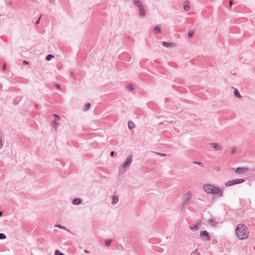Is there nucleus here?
<instances>
[{
	"mask_svg": "<svg viewBox=\"0 0 255 255\" xmlns=\"http://www.w3.org/2000/svg\"><path fill=\"white\" fill-rule=\"evenodd\" d=\"M204 191L207 194H211L212 195H219L220 196H223V191L219 187L214 186L211 184H204L203 186Z\"/></svg>",
	"mask_w": 255,
	"mask_h": 255,
	"instance_id": "obj_1",
	"label": "nucleus"
},
{
	"mask_svg": "<svg viewBox=\"0 0 255 255\" xmlns=\"http://www.w3.org/2000/svg\"><path fill=\"white\" fill-rule=\"evenodd\" d=\"M236 234L238 238L241 240L246 239L248 238L249 232L246 225L243 224H240L236 228Z\"/></svg>",
	"mask_w": 255,
	"mask_h": 255,
	"instance_id": "obj_2",
	"label": "nucleus"
},
{
	"mask_svg": "<svg viewBox=\"0 0 255 255\" xmlns=\"http://www.w3.org/2000/svg\"><path fill=\"white\" fill-rule=\"evenodd\" d=\"M132 160V156L131 155H128L124 162L119 168V173L120 174H122L126 172V168H129L130 166Z\"/></svg>",
	"mask_w": 255,
	"mask_h": 255,
	"instance_id": "obj_3",
	"label": "nucleus"
},
{
	"mask_svg": "<svg viewBox=\"0 0 255 255\" xmlns=\"http://www.w3.org/2000/svg\"><path fill=\"white\" fill-rule=\"evenodd\" d=\"M245 180L244 179H237L228 181L225 183L226 186H230L235 184H238L244 182Z\"/></svg>",
	"mask_w": 255,
	"mask_h": 255,
	"instance_id": "obj_4",
	"label": "nucleus"
},
{
	"mask_svg": "<svg viewBox=\"0 0 255 255\" xmlns=\"http://www.w3.org/2000/svg\"><path fill=\"white\" fill-rule=\"evenodd\" d=\"M200 236L203 241H208L210 240L209 233L207 231H202L200 233Z\"/></svg>",
	"mask_w": 255,
	"mask_h": 255,
	"instance_id": "obj_5",
	"label": "nucleus"
},
{
	"mask_svg": "<svg viewBox=\"0 0 255 255\" xmlns=\"http://www.w3.org/2000/svg\"><path fill=\"white\" fill-rule=\"evenodd\" d=\"M233 170H234L236 173H239V174H242L243 173L249 171V169L248 168H245V167H239L237 169L236 168H232Z\"/></svg>",
	"mask_w": 255,
	"mask_h": 255,
	"instance_id": "obj_6",
	"label": "nucleus"
},
{
	"mask_svg": "<svg viewBox=\"0 0 255 255\" xmlns=\"http://www.w3.org/2000/svg\"><path fill=\"white\" fill-rule=\"evenodd\" d=\"M161 45L163 46H164V47H174V46H175V44L174 43L166 42L165 41L162 42H161Z\"/></svg>",
	"mask_w": 255,
	"mask_h": 255,
	"instance_id": "obj_7",
	"label": "nucleus"
},
{
	"mask_svg": "<svg viewBox=\"0 0 255 255\" xmlns=\"http://www.w3.org/2000/svg\"><path fill=\"white\" fill-rule=\"evenodd\" d=\"M139 8V15L141 17H144L146 15L145 10L143 6L140 7Z\"/></svg>",
	"mask_w": 255,
	"mask_h": 255,
	"instance_id": "obj_8",
	"label": "nucleus"
},
{
	"mask_svg": "<svg viewBox=\"0 0 255 255\" xmlns=\"http://www.w3.org/2000/svg\"><path fill=\"white\" fill-rule=\"evenodd\" d=\"M81 200L80 198H76L72 200V203L74 205H79L81 203Z\"/></svg>",
	"mask_w": 255,
	"mask_h": 255,
	"instance_id": "obj_9",
	"label": "nucleus"
},
{
	"mask_svg": "<svg viewBox=\"0 0 255 255\" xmlns=\"http://www.w3.org/2000/svg\"><path fill=\"white\" fill-rule=\"evenodd\" d=\"M191 193L190 192H187L186 194H185L184 196V200H186L185 203H187L191 198Z\"/></svg>",
	"mask_w": 255,
	"mask_h": 255,
	"instance_id": "obj_10",
	"label": "nucleus"
},
{
	"mask_svg": "<svg viewBox=\"0 0 255 255\" xmlns=\"http://www.w3.org/2000/svg\"><path fill=\"white\" fill-rule=\"evenodd\" d=\"M183 8L185 10V11H188L189 10L190 6L189 1L188 0H186L184 2Z\"/></svg>",
	"mask_w": 255,
	"mask_h": 255,
	"instance_id": "obj_11",
	"label": "nucleus"
},
{
	"mask_svg": "<svg viewBox=\"0 0 255 255\" xmlns=\"http://www.w3.org/2000/svg\"><path fill=\"white\" fill-rule=\"evenodd\" d=\"M119 201V197L117 196L114 195L112 196V204L114 205Z\"/></svg>",
	"mask_w": 255,
	"mask_h": 255,
	"instance_id": "obj_12",
	"label": "nucleus"
},
{
	"mask_svg": "<svg viewBox=\"0 0 255 255\" xmlns=\"http://www.w3.org/2000/svg\"><path fill=\"white\" fill-rule=\"evenodd\" d=\"M210 144L212 147H213V148L217 150L221 149V147L217 143H210Z\"/></svg>",
	"mask_w": 255,
	"mask_h": 255,
	"instance_id": "obj_13",
	"label": "nucleus"
},
{
	"mask_svg": "<svg viewBox=\"0 0 255 255\" xmlns=\"http://www.w3.org/2000/svg\"><path fill=\"white\" fill-rule=\"evenodd\" d=\"M133 2L138 8L143 6L142 3L139 0H133Z\"/></svg>",
	"mask_w": 255,
	"mask_h": 255,
	"instance_id": "obj_14",
	"label": "nucleus"
},
{
	"mask_svg": "<svg viewBox=\"0 0 255 255\" xmlns=\"http://www.w3.org/2000/svg\"><path fill=\"white\" fill-rule=\"evenodd\" d=\"M200 223H197L195 224L194 226L190 227L189 229L192 230H197L198 229V227L200 226Z\"/></svg>",
	"mask_w": 255,
	"mask_h": 255,
	"instance_id": "obj_15",
	"label": "nucleus"
},
{
	"mask_svg": "<svg viewBox=\"0 0 255 255\" xmlns=\"http://www.w3.org/2000/svg\"><path fill=\"white\" fill-rule=\"evenodd\" d=\"M153 31L155 33H160L161 31V27L159 25L155 26Z\"/></svg>",
	"mask_w": 255,
	"mask_h": 255,
	"instance_id": "obj_16",
	"label": "nucleus"
},
{
	"mask_svg": "<svg viewBox=\"0 0 255 255\" xmlns=\"http://www.w3.org/2000/svg\"><path fill=\"white\" fill-rule=\"evenodd\" d=\"M128 127L130 129H133L135 128V125L132 122H128Z\"/></svg>",
	"mask_w": 255,
	"mask_h": 255,
	"instance_id": "obj_17",
	"label": "nucleus"
},
{
	"mask_svg": "<svg viewBox=\"0 0 255 255\" xmlns=\"http://www.w3.org/2000/svg\"><path fill=\"white\" fill-rule=\"evenodd\" d=\"M234 94L236 97H237L239 98H240L241 97V96L237 89H235L234 90Z\"/></svg>",
	"mask_w": 255,
	"mask_h": 255,
	"instance_id": "obj_18",
	"label": "nucleus"
},
{
	"mask_svg": "<svg viewBox=\"0 0 255 255\" xmlns=\"http://www.w3.org/2000/svg\"><path fill=\"white\" fill-rule=\"evenodd\" d=\"M52 125H53V128L55 129H56L58 128V126L59 125V123L57 122V121H56V120H53L52 123Z\"/></svg>",
	"mask_w": 255,
	"mask_h": 255,
	"instance_id": "obj_19",
	"label": "nucleus"
},
{
	"mask_svg": "<svg viewBox=\"0 0 255 255\" xmlns=\"http://www.w3.org/2000/svg\"><path fill=\"white\" fill-rule=\"evenodd\" d=\"M91 105L90 103H87L85 104L84 107V111H88L89 108H90Z\"/></svg>",
	"mask_w": 255,
	"mask_h": 255,
	"instance_id": "obj_20",
	"label": "nucleus"
},
{
	"mask_svg": "<svg viewBox=\"0 0 255 255\" xmlns=\"http://www.w3.org/2000/svg\"><path fill=\"white\" fill-rule=\"evenodd\" d=\"M3 141H2V135L1 133H0V148H2L3 147Z\"/></svg>",
	"mask_w": 255,
	"mask_h": 255,
	"instance_id": "obj_21",
	"label": "nucleus"
},
{
	"mask_svg": "<svg viewBox=\"0 0 255 255\" xmlns=\"http://www.w3.org/2000/svg\"><path fill=\"white\" fill-rule=\"evenodd\" d=\"M126 88L129 91H132V90H133V86L132 85H131V84H129L128 85H127L126 86Z\"/></svg>",
	"mask_w": 255,
	"mask_h": 255,
	"instance_id": "obj_22",
	"label": "nucleus"
},
{
	"mask_svg": "<svg viewBox=\"0 0 255 255\" xmlns=\"http://www.w3.org/2000/svg\"><path fill=\"white\" fill-rule=\"evenodd\" d=\"M193 164H197L198 165H200L201 166V167H204V164L201 162H199V161H193Z\"/></svg>",
	"mask_w": 255,
	"mask_h": 255,
	"instance_id": "obj_23",
	"label": "nucleus"
},
{
	"mask_svg": "<svg viewBox=\"0 0 255 255\" xmlns=\"http://www.w3.org/2000/svg\"><path fill=\"white\" fill-rule=\"evenodd\" d=\"M53 57H54V56L52 55L48 54V55H47V56L46 57V59L47 61H49V60H50Z\"/></svg>",
	"mask_w": 255,
	"mask_h": 255,
	"instance_id": "obj_24",
	"label": "nucleus"
},
{
	"mask_svg": "<svg viewBox=\"0 0 255 255\" xmlns=\"http://www.w3.org/2000/svg\"><path fill=\"white\" fill-rule=\"evenodd\" d=\"M191 255H200V254L196 250L192 252Z\"/></svg>",
	"mask_w": 255,
	"mask_h": 255,
	"instance_id": "obj_25",
	"label": "nucleus"
},
{
	"mask_svg": "<svg viewBox=\"0 0 255 255\" xmlns=\"http://www.w3.org/2000/svg\"><path fill=\"white\" fill-rule=\"evenodd\" d=\"M194 32L193 31H189L188 32V37H192L193 36V35H194Z\"/></svg>",
	"mask_w": 255,
	"mask_h": 255,
	"instance_id": "obj_26",
	"label": "nucleus"
},
{
	"mask_svg": "<svg viewBox=\"0 0 255 255\" xmlns=\"http://www.w3.org/2000/svg\"><path fill=\"white\" fill-rule=\"evenodd\" d=\"M6 238V236L3 233H0V239L3 240Z\"/></svg>",
	"mask_w": 255,
	"mask_h": 255,
	"instance_id": "obj_27",
	"label": "nucleus"
},
{
	"mask_svg": "<svg viewBox=\"0 0 255 255\" xmlns=\"http://www.w3.org/2000/svg\"><path fill=\"white\" fill-rule=\"evenodd\" d=\"M55 227H58V228H59L60 229L66 230V228H65V227L64 226L60 225H55Z\"/></svg>",
	"mask_w": 255,
	"mask_h": 255,
	"instance_id": "obj_28",
	"label": "nucleus"
},
{
	"mask_svg": "<svg viewBox=\"0 0 255 255\" xmlns=\"http://www.w3.org/2000/svg\"><path fill=\"white\" fill-rule=\"evenodd\" d=\"M55 255H64V254L60 253L59 250H56L55 252Z\"/></svg>",
	"mask_w": 255,
	"mask_h": 255,
	"instance_id": "obj_29",
	"label": "nucleus"
},
{
	"mask_svg": "<svg viewBox=\"0 0 255 255\" xmlns=\"http://www.w3.org/2000/svg\"><path fill=\"white\" fill-rule=\"evenodd\" d=\"M111 243V241H110V240H107V241H106V242H105V245H106V246H107V247H109V246H110Z\"/></svg>",
	"mask_w": 255,
	"mask_h": 255,
	"instance_id": "obj_30",
	"label": "nucleus"
},
{
	"mask_svg": "<svg viewBox=\"0 0 255 255\" xmlns=\"http://www.w3.org/2000/svg\"><path fill=\"white\" fill-rule=\"evenodd\" d=\"M209 223L213 225L216 224V223L215 222V221L214 219H210Z\"/></svg>",
	"mask_w": 255,
	"mask_h": 255,
	"instance_id": "obj_31",
	"label": "nucleus"
},
{
	"mask_svg": "<svg viewBox=\"0 0 255 255\" xmlns=\"http://www.w3.org/2000/svg\"><path fill=\"white\" fill-rule=\"evenodd\" d=\"M156 154L162 157H164L166 155V154L164 153L156 152Z\"/></svg>",
	"mask_w": 255,
	"mask_h": 255,
	"instance_id": "obj_32",
	"label": "nucleus"
},
{
	"mask_svg": "<svg viewBox=\"0 0 255 255\" xmlns=\"http://www.w3.org/2000/svg\"><path fill=\"white\" fill-rule=\"evenodd\" d=\"M215 169L216 171L219 172L221 171V168L219 166H217L215 167Z\"/></svg>",
	"mask_w": 255,
	"mask_h": 255,
	"instance_id": "obj_33",
	"label": "nucleus"
},
{
	"mask_svg": "<svg viewBox=\"0 0 255 255\" xmlns=\"http://www.w3.org/2000/svg\"><path fill=\"white\" fill-rule=\"evenodd\" d=\"M237 151V149L236 148V147H233L232 149V150H231V153L232 154H234L235 153H236Z\"/></svg>",
	"mask_w": 255,
	"mask_h": 255,
	"instance_id": "obj_34",
	"label": "nucleus"
},
{
	"mask_svg": "<svg viewBox=\"0 0 255 255\" xmlns=\"http://www.w3.org/2000/svg\"><path fill=\"white\" fill-rule=\"evenodd\" d=\"M6 4L8 6H11L12 5V2L11 1H7Z\"/></svg>",
	"mask_w": 255,
	"mask_h": 255,
	"instance_id": "obj_35",
	"label": "nucleus"
},
{
	"mask_svg": "<svg viewBox=\"0 0 255 255\" xmlns=\"http://www.w3.org/2000/svg\"><path fill=\"white\" fill-rule=\"evenodd\" d=\"M40 20V17L36 21V22L35 23L36 25L39 23Z\"/></svg>",
	"mask_w": 255,
	"mask_h": 255,
	"instance_id": "obj_36",
	"label": "nucleus"
},
{
	"mask_svg": "<svg viewBox=\"0 0 255 255\" xmlns=\"http://www.w3.org/2000/svg\"><path fill=\"white\" fill-rule=\"evenodd\" d=\"M53 116H54L55 117V118H58V121H59L60 120V117L59 116H58L56 114H54L53 115Z\"/></svg>",
	"mask_w": 255,
	"mask_h": 255,
	"instance_id": "obj_37",
	"label": "nucleus"
},
{
	"mask_svg": "<svg viewBox=\"0 0 255 255\" xmlns=\"http://www.w3.org/2000/svg\"><path fill=\"white\" fill-rule=\"evenodd\" d=\"M5 69H6V64L4 63L2 66V70L4 71L5 70Z\"/></svg>",
	"mask_w": 255,
	"mask_h": 255,
	"instance_id": "obj_38",
	"label": "nucleus"
},
{
	"mask_svg": "<svg viewBox=\"0 0 255 255\" xmlns=\"http://www.w3.org/2000/svg\"><path fill=\"white\" fill-rule=\"evenodd\" d=\"M233 0H230V7H231V6H232V5L233 4Z\"/></svg>",
	"mask_w": 255,
	"mask_h": 255,
	"instance_id": "obj_39",
	"label": "nucleus"
},
{
	"mask_svg": "<svg viewBox=\"0 0 255 255\" xmlns=\"http://www.w3.org/2000/svg\"><path fill=\"white\" fill-rule=\"evenodd\" d=\"M115 154V152L114 151H111V153H110V155L112 156H113Z\"/></svg>",
	"mask_w": 255,
	"mask_h": 255,
	"instance_id": "obj_40",
	"label": "nucleus"
},
{
	"mask_svg": "<svg viewBox=\"0 0 255 255\" xmlns=\"http://www.w3.org/2000/svg\"><path fill=\"white\" fill-rule=\"evenodd\" d=\"M55 87H56L57 89H60V85H58V84H56V85H55Z\"/></svg>",
	"mask_w": 255,
	"mask_h": 255,
	"instance_id": "obj_41",
	"label": "nucleus"
},
{
	"mask_svg": "<svg viewBox=\"0 0 255 255\" xmlns=\"http://www.w3.org/2000/svg\"><path fill=\"white\" fill-rule=\"evenodd\" d=\"M23 63L24 64H28V62H27V61H23Z\"/></svg>",
	"mask_w": 255,
	"mask_h": 255,
	"instance_id": "obj_42",
	"label": "nucleus"
},
{
	"mask_svg": "<svg viewBox=\"0 0 255 255\" xmlns=\"http://www.w3.org/2000/svg\"><path fill=\"white\" fill-rule=\"evenodd\" d=\"M84 252H85V253H87V254L89 253V252L88 251H87V250H84Z\"/></svg>",
	"mask_w": 255,
	"mask_h": 255,
	"instance_id": "obj_43",
	"label": "nucleus"
},
{
	"mask_svg": "<svg viewBox=\"0 0 255 255\" xmlns=\"http://www.w3.org/2000/svg\"><path fill=\"white\" fill-rule=\"evenodd\" d=\"M2 212L0 211V217L2 216Z\"/></svg>",
	"mask_w": 255,
	"mask_h": 255,
	"instance_id": "obj_44",
	"label": "nucleus"
},
{
	"mask_svg": "<svg viewBox=\"0 0 255 255\" xmlns=\"http://www.w3.org/2000/svg\"><path fill=\"white\" fill-rule=\"evenodd\" d=\"M54 120H56V121H58V118H55V119Z\"/></svg>",
	"mask_w": 255,
	"mask_h": 255,
	"instance_id": "obj_45",
	"label": "nucleus"
},
{
	"mask_svg": "<svg viewBox=\"0 0 255 255\" xmlns=\"http://www.w3.org/2000/svg\"><path fill=\"white\" fill-rule=\"evenodd\" d=\"M73 72H71V75H73Z\"/></svg>",
	"mask_w": 255,
	"mask_h": 255,
	"instance_id": "obj_46",
	"label": "nucleus"
}]
</instances>
